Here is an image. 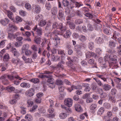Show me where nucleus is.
<instances>
[{
	"label": "nucleus",
	"mask_w": 121,
	"mask_h": 121,
	"mask_svg": "<svg viewBox=\"0 0 121 121\" xmlns=\"http://www.w3.org/2000/svg\"><path fill=\"white\" fill-rule=\"evenodd\" d=\"M89 48L90 50H92L94 47V43L92 42H90L89 43Z\"/></svg>",
	"instance_id": "nucleus-56"
},
{
	"label": "nucleus",
	"mask_w": 121,
	"mask_h": 121,
	"mask_svg": "<svg viewBox=\"0 0 121 121\" xmlns=\"http://www.w3.org/2000/svg\"><path fill=\"white\" fill-rule=\"evenodd\" d=\"M78 88L77 86L75 85H72L71 86V88H68L67 89L70 92H71L74 89H77Z\"/></svg>",
	"instance_id": "nucleus-51"
},
{
	"label": "nucleus",
	"mask_w": 121,
	"mask_h": 121,
	"mask_svg": "<svg viewBox=\"0 0 121 121\" xmlns=\"http://www.w3.org/2000/svg\"><path fill=\"white\" fill-rule=\"evenodd\" d=\"M22 20L21 18L18 16H17L16 17V19L14 21L16 23H18L19 22H21L22 21Z\"/></svg>",
	"instance_id": "nucleus-40"
},
{
	"label": "nucleus",
	"mask_w": 121,
	"mask_h": 121,
	"mask_svg": "<svg viewBox=\"0 0 121 121\" xmlns=\"http://www.w3.org/2000/svg\"><path fill=\"white\" fill-rule=\"evenodd\" d=\"M104 61L105 62H109V61L110 60V55L106 54L104 57Z\"/></svg>",
	"instance_id": "nucleus-49"
},
{
	"label": "nucleus",
	"mask_w": 121,
	"mask_h": 121,
	"mask_svg": "<svg viewBox=\"0 0 121 121\" xmlns=\"http://www.w3.org/2000/svg\"><path fill=\"white\" fill-rule=\"evenodd\" d=\"M94 79L95 81L97 84L99 86H103V84L98 79L95 78Z\"/></svg>",
	"instance_id": "nucleus-42"
},
{
	"label": "nucleus",
	"mask_w": 121,
	"mask_h": 121,
	"mask_svg": "<svg viewBox=\"0 0 121 121\" xmlns=\"http://www.w3.org/2000/svg\"><path fill=\"white\" fill-rule=\"evenodd\" d=\"M113 34L111 38L114 39L115 40L117 38V37H119L120 35V34L118 32L113 30Z\"/></svg>",
	"instance_id": "nucleus-13"
},
{
	"label": "nucleus",
	"mask_w": 121,
	"mask_h": 121,
	"mask_svg": "<svg viewBox=\"0 0 121 121\" xmlns=\"http://www.w3.org/2000/svg\"><path fill=\"white\" fill-rule=\"evenodd\" d=\"M117 48L118 49L117 52L118 55L121 56V45H120L119 47H117Z\"/></svg>",
	"instance_id": "nucleus-60"
},
{
	"label": "nucleus",
	"mask_w": 121,
	"mask_h": 121,
	"mask_svg": "<svg viewBox=\"0 0 121 121\" xmlns=\"http://www.w3.org/2000/svg\"><path fill=\"white\" fill-rule=\"evenodd\" d=\"M75 109L78 112H80L82 111L81 106L78 104H75L74 105Z\"/></svg>",
	"instance_id": "nucleus-15"
},
{
	"label": "nucleus",
	"mask_w": 121,
	"mask_h": 121,
	"mask_svg": "<svg viewBox=\"0 0 121 121\" xmlns=\"http://www.w3.org/2000/svg\"><path fill=\"white\" fill-rule=\"evenodd\" d=\"M95 41L98 44L102 43L103 42V39L100 37L97 38L95 39Z\"/></svg>",
	"instance_id": "nucleus-30"
},
{
	"label": "nucleus",
	"mask_w": 121,
	"mask_h": 121,
	"mask_svg": "<svg viewBox=\"0 0 121 121\" xmlns=\"http://www.w3.org/2000/svg\"><path fill=\"white\" fill-rule=\"evenodd\" d=\"M45 6L46 9L48 10H49L51 7V5L49 2L47 1L45 4Z\"/></svg>",
	"instance_id": "nucleus-35"
},
{
	"label": "nucleus",
	"mask_w": 121,
	"mask_h": 121,
	"mask_svg": "<svg viewBox=\"0 0 121 121\" xmlns=\"http://www.w3.org/2000/svg\"><path fill=\"white\" fill-rule=\"evenodd\" d=\"M9 22V19L6 18H5L3 20H1L0 21V23L4 26H5L8 24Z\"/></svg>",
	"instance_id": "nucleus-21"
},
{
	"label": "nucleus",
	"mask_w": 121,
	"mask_h": 121,
	"mask_svg": "<svg viewBox=\"0 0 121 121\" xmlns=\"http://www.w3.org/2000/svg\"><path fill=\"white\" fill-rule=\"evenodd\" d=\"M9 59V55L7 53H6L4 56L3 60L4 62L8 61Z\"/></svg>",
	"instance_id": "nucleus-34"
},
{
	"label": "nucleus",
	"mask_w": 121,
	"mask_h": 121,
	"mask_svg": "<svg viewBox=\"0 0 121 121\" xmlns=\"http://www.w3.org/2000/svg\"><path fill=\"white\" fill-rule=\"evenodd\" d=\"M71 34V32L69 30H67L66 31L65 34L63 35V36L65 38H69Z\"/></svg>",
	"instance_id": "nucleus-24"
},
{
	"label": "nucleus",
	"mask_w": 121,
	"mask_h": 121,
	"mask_svg": "<svg viewBox=\"0 0 121 121\" xmlns=\"http://www.w3.org/2000/svg\"><path fill=\"white\" fill-rule=\"evenodd\" d=\"M103 106L104 108L106 109H109L111 107L110 104L107 102H105L104 103Z\"/></svg>",
	"instance_id": "nucleus-20"
},
{
	"label": "nucleus",
	"mask_w": 121,
	"mask_h": 121,
	"mask_svg": "<svg viewBox=\"0 0 121 121\" xmlns=\"http://www.w3.org/2000/svg\"><path fill=\"white\" fill-rule=\"evenodd\" d=\"M71 61H69L70 62V65H71L72 64V62H73L77 61L78 60V59L76 56H73L71 58Z\"/></svg>",
	"instance_id": "nucleus-38"
},
{
	"label": "nucleus",
	"mask_w": 121,
	"mask_h": 121,
	"mask_svg": "<svg viewBox=\"0 0 121 121\" xmlns=\"http://www.w3.org/2000/svg\"><path fill=\"white\" fill-rule=\"evenodd\" d=\"M29 45L28 44H25L23 45L22 48V50L23 51H25L29 48Z\"/></svg>",
	"instance_id": "nucleus-39"
},
{
	"label": "nucleus",
	"mask_w": 121,
	"mask_h": 121,
	"mask_svg": "<svg viewBox=\"0 0 121 121\" xmlns=\"http://www.w3.org/2000/svg\"><path fill=\"white\" fill-rule=\"evenodd\" d=\"M44 41L45 42L46 44H47L48 45V46L47 48V50L49 51H51V48H50V46L51 44L50 43V41L49 40H48L45 39H44Z\"/></svg>",
	"instance_id": "nucleus-18"
},
{
	"label": "nucleus",
	"mask_w": 121,
	"mask_h": 121,
	"mask_svg": "<svg viewBox=\"0 0 121 121\" xmlns=\"http://www.w3.org/2000/svg\"><path fill=\"white\" fill-rule=\"evenodd\" d=\"M116 43L113 41L110 40L108 42V46L111 48L115 47Z\"/></svg>",
	"instance_id": "nucleus-22"
},
{
	"label": "nucleus",
	"mask_w": 121,
	"mask_h": 121,
	"mask_svg": "<svg viewBox=\"0 0 121 121\" xmlns=\"http://www.w3.org/2000/svg\"><path fill=\"white\" fill-rule=\"evenodd\" d=\"M51 76L50 78H48V82L50 84H54V83L53 81L54 79L51 78Z\"/></svg>",
	"instance_id": "nucleus-55"
},
{
	"label": "nucleus",
	"mask_w": 121,
	"mask_h": 121,
	"mask_svg": "<svg viewBox=\"0 0 121 121\" xmlns=\"http://www.w3.org/2000/svg\"><path fill=\"white\" fill-rule=\"evenodd\" d=\"M52 26V29L56 27L57 29H59L63 32L66 30V26H63L62 23H60L58 24L57 22H54L53 23Z\"/></svg>",
	"instance_id": "nucleus-2"
},
{
	"label": "nucleus",
	"mask_w": 121,
	"mask_h": 121,
	"mask_svg": "<svg viewBox=\"0 0 121 121\" xmlns=\"http://www.w3.org/2000/svg\"><path fill=\"white\" fill-rule=\"evenodd\" d=\"M104 107H101L98 110V113L99 114H101L104 112Z\"/></svg>",
	"instance_id": "nucleus-44"
},
{
	"label": "nucleus",
	"mask_w": 121,
	"mask_h": 121,
	"mask_svg": "<svg viewBox=\"0 0 121 121\" xmlns=\"http://www.w3.org/2000/svg\"><path fill=\"white\" fill-rule=\"evenodd\" d=\"M9 27L11 28L13 30H17V27L11 23H10L9 24Z\"/></svg>",
	"instance_id": "nucleus-48"
},
{
	"label": "nucleus",
	"mask_w": 121,
	"mask_h": 121,
	"mask_svg": "<svg viewBox=\"0 0 121 121\" xmlns=\"http://www.w3.org/2000/svg\"><path fill=\"white\" fill-rule=\"evenodd\" d=\"M30 81L34 83H39V80L38 78H34L30 80Z\"/></svg>",
	"instance_id": "nucleus-41"
},
{
	"label": "nucleus",
	"mask_w": 121,
	"mask_h": 121,
	"mask_svg": "<svg viewBox=\"0 0 121 121\" xmlns=\"http://www.w3.org/2000/svg\"><path fill=\"white\" fill-rule=\"evenodd\" d=\"M12 62L16 65H17L21 62L20 60L19 59H16L13 58L12 60Z\"/></svg>",
	"instance_id": "nucleus-23"
},
{
	"label": "nucleus",
	"mask_w": 121,
	"mask_h": 121,
	"mask_svg": "<svg viewBox=\"0 0 121 121\" xmlns=\"http://www.w3.org/2000/svg\"><path fill=\"white\" fill-rule=\"evenodd\" d=\"M102 86L103 89L105 91L109 90L111 88V86L108 84H105Z\"/></svg>",
	"instance_id": "nucleus-14"
},
{
	"label": "nucleus",
	"mask_w": 121,
	"mask_h": 121,
	"mask_svg": "<svg viewBox=\"0 0 121 121\" xmlns=\"http://www.w3.org/2000/svg\"><path fill=\"white\" fill-rule=\"evenodd\" d=\"M63 5L64 7H67L69 5V2L67 0H63L62 1Z\"/></svg>",
	"instance_id": "nucleus-47"
},
{
	"label": "nucleus",
	"mask_w": 121,
	"mask_h": 121,
	"mask_svg": "<svg viewBox=\"0 0 121 121\" xmlns=\"http://www.w3.org/2000/svg\"><path fill=\"white\" fill-rule=\"evenodd\" d=\"M6 90L9 92H13L15 90V88L13 86L8 87L7 88Z\"/></svg>",
	"instance_id": "nucleus-43"
},
{
	"label": "nucleus",
	"mask_w": 121,
	"mask_h": 121,
	"mask_svg": "<svg viewBox=\"0 0 121 121\" xmlns=\"http://www.w3.org/2000/svg\"><path fill=\"white\" fill-rule=\"evenodd\" d=\"M98 78H100L102 79L104 82H106L107 81L106 78L103 77V75H97Z\"/></svg>",
	"instance_id": "nucleus-58"
},
{
	"label": "nucleus",
	"mask_w": 121,
	"mask_h": 121,
	"mask_svg": "<svg viewBox=\"0 0 121 121\" xmlns=\"http://www.w3.org/2000/svg\"><path fill=\"white\" fill-rule=\"evenodd\" d=\"M52 73V72H50L49 71H45V73L47 74H40L39 75L38 77L42 78H44L46 77V78H48L51 77V75L48 74Z\"/></svg>",
	"instance_id": "nucleus-6"
},
{
	"label": "nucleus",
	"mask_w": 121,
	"mask_h": 121,
	"mask_svg": "<svg viewBox=\"0 0 121 121\" xmlns=\"http://www.w3.org/2000/svg\"><path fill=\"white\" fill-rule=\"evenodd\" d=\"M97 104H92L90 107V108L91 110H92V112L94 113L95 112V110L97 108Z\"/></svg>",
	"instance_id": "nucleus-28"
},
{
	"label": "nucleus",
	"mask_w": 121,
	"mask_h": 121,
	"mask_svg": "<svg viewBox=\"0 0 121 121\" xmlns=\"http://www.w3.org/2000/svg\"><path fill=\"white\" fill-rule=\"evenodd\" d=\"M41 37L35 36V38L34 39V41L35 43L39 44H40V42L41 40Z\"/></svg>",
	"instance_id": "nucleus-26"
},
{
	"label": "nucleus",
	"mask_w": 121,
	"mask_h": 121,
	"mask_svg": "<svg viewBox=\"0 0 121 121\" xmlns=\"http://www.w3.org/2000/svg\"><path fill=\"white\" fill-rule=\"evenodd\" d=\"M39 112L41 114H44L46 112V110L44 109V108L40 107L38 109Z\"/></svg>",
	"instance_id": "nucleus-45"
},
{
	"label": "nucleus",
	"mask_w": 121,
	"mask_h": 121,
	"mask_svg": "<svg viewBox=\"0 0 121 121\" xmlns=\"http://www.w3.org/2000/svg\"><path fill=\"white\" fill-rule=\"evenodd\" d=\"M17 36V33L13 34V33H9L8 37L9 39H14Z\"/></svg>",
	"instance_id": "nucleus-25"
},
{
	"label": "nucleus",
	"mask_w": 121,
	"mask_h": 121,
	"mask_svg": "<svg viewBox=\"0 0 121 121\" xmlns=\"http://www.w3.org/2000/svg\"><path fill=\"white\" fill-rule=\"evenodd\" d=\"M25 7L28 10H29L31 9V5L29 3H26L25 4Z\"/></svg>",
	"instance_id": "nucleus-54"
},
{
	"label": "nucleus",
	"mask_w": 121,
	"mask_h": 121,
	"mask_svg": "<svg viewBox=\"0 0 121 121\" xmlns=\"http://www.w3.org/2000/svg\"><path fill=\"white\" fill-rule=\"evenodd\" d=\"M110 60L112 61L117 60V56L116 55L113 54L110 55Z\"/></svg>",
	"instance_id": "nucleus-33"
},
{
	"label": "nucleus",
	"mask_w": 121,
	"mask_h": 121,
	"mask_svg": "<svg viewBox=\"0 0 121 121\" xmlns=\"http://www.w3.org/2000/svg\"><path fill=\"white\" fill-rule=\"evenodd\" d=\"M22 41H17L15 43V45L17 47H18L22 46Z\"/></svg>",
	"instance_id": "nucleus-62"
},
{
	"label": "nucleus",
	"mask_w": 121,
	"mask_h": 121,
	"mask_svg": "<svg viewBox=\"0 0 121 121\" xmlns=\"http://www.w3.org/2000/svg\"><path fill=\"white\" fill-rule=\"evenodd\" d=\"M35 90L33 88H31L25 93V95L27 96L31 97L35 94Z\"/></svg>",
	"instance_id": "nucleus-5"
},
{
	"label": "nucleus",
	"mask_w": 121,
	"mask_h": 121,
	"mask_svg": "<svg viewBox=\"0 0 121 121\" xmlns=\"http://www.w3.org/2000/svg\"><path fill=\"white\" fill-rule=\"evenodd\" d=\"M64 56H61V60L60 62H59L57 65L56 66L57 68H60L62 69H63L64 68V67L63 65L64 64L65 62L63 61L64 59Z\"/></svg>",
	"instance_id": "nucleus-9"
},
{
	"label": "nucleus",
	"mask_w": 121,
	"mask_h": 121,
	"mask_svg": "<svg viewBox=\"0 0 121 121\" xmlns=\"http://www.w3.org/2000/svg\"><path fill=\"white\" fill-rule=\"evenodd\" d=\"M33 11L35 13H39L41 10V8L39 5L38 4L35 5L33 9Z\"/></svg>",
	"instance_id": "nucleus-11"
},
{
	"label": "nucleus",
	"mask_w": 121,
	"mask_h": 121,
	"mask_svg": "<svg viewBox=\"0 0 121 121\" xmlns=\"http://www.w3.org/2000/svg\"><path fill=\"white\" fill-rule=\"evenodd\" d=\"M86 45L84 43H80L78 45H77L75 46V49L81 50L85 49Z\"/></svg>",
	"instance_id": "nucleus-7"
},
{
	"label": "nucleus",
	"mask_w": 121,
	"mask_h": 121,
	"mask_svg": "<svg viewBox=\"0 0 121 121\" xmlns=\"http://www.w3.org/2000/svg\"><path fill=\"white\" fill-rule=\"evenodd\" d=\"M56 83L57 85H63V82L60 79H57L56 81Z\"/></svg>",
	"instance_id": "nucleus-59"
},
{
	"label": "nucleus",
	"mask_w": 121,
	"mask_h": 121,
	"mask_svg": "<svg viewBox=\"0 0 121 121\" xmlns=\"http://www.w3.org/2000/svg\"><path fill=\"white\" fill-rule=\"evenodd\" d=\"M67 117L66 114L65 113H60L59 115V117L60 118L62 119H64Z\"/></svg>",
	"instance_id": "nucleus-46"
},
{
	"label": "nucleus",
	"mask_w": 121,
	"mask_h": 121,
	"mask_svg": "<svg viewBox=\"0 0 121 121\" xmlns=\"http://www.w3.org/2000/svg\"><path fill=\"white\" fill-rule=\"evenodd\" d=\"M31 49L34 51H36L38 50V48L35 45H33L31 47Z\"/></svg>",
	"instance_id": "nucleus-63"
},
{
	"label": "nucleus",
	"mask_w": 121,
	"mask_h": 121,
	"mask_svg": "<svg viewBox=\"0 0 121 121\" xmlns=\"http://www.w3.org/2000/svg\"><path fill=\"white\" fill-rule=\"evenodd\" d=\"M91 88L92 90L95 92H97L98 91V88L97 85L95 83L92 84Z\"/></svg>",
	"instance_id": "nucleus-17"
},
{
	"label": "nucleus",
	"mask_w": 121,
	"mask_h": 121,
	"mask_svg": "<svg viewBox=\"0 0 121 121\" xmlns=\"http://www.w3.org/2000/svg\"><path fill=\"white\" fill-rule=\"evenodd\" d=\"M61 36L60 35H55L54 36L53 39L54 42H56V45L60 44V36Z\"/></svg>",
	"instance_id": "nucleus-8"
},
{
	"label": "nucleus",
	"mask_w": 121,
	"mask_h": 121,
	"mask_svg": "<svg viewBox=\"0 0 121 121\" xmlns=\"http://www.w3.org/2000/svg\"><path fill=\"white\" fill-rule=\"evenodd\" d=\"M7 41L6 40L1 41L0 42V48L3 47L5 45V43Z\"/></svg>",
	"instance_id": "nucleus-53"
},
{
	"label": "nucleus",
	"mask_w": 121,
	"mask_h": 121,
	"mask_svg": "<svg viewBox=\"0 0 121 121\" xmlns=\"http://www.w3.org/2000/svg\"><path fill=\"white\" fill-rule=\"evenodd\" d=\"M55 114L54 113H51L47 115V117L49 118H52L55 117Z\"/></svg>",
	"instance_id": "nucleus-50"
},
{
	"label": "nucleus",
	"mask_w": 121,
	"mask_h": 121,
	"mask_svg": "<svg viewBox=\"0 0 121 121\" xmlns=\"http://www.w3.org/2000/svg\"><path fill=\"white\" fill-rule=\"evenodd\" d=\"M117 92V90L115 88H113L111 90V93L112 95H115L116 94Z\"/></svg>",
	"instance_id": "nucleus-52"
},
{
	"label": "nucleus",
	"mask_w": 121,
	"mask_h": 121,
	"mask_svg": "<svg viewBox=\"0 0 121 121\" xmlns=\"http://www.w3.org/2000/svg\"><path fill=\"white\" fill-rule=\"evenodd\" d=\"M38 107L37 105H34L32 108L30 109V111L32 112H33L35 111Z\"/></svg>",
	"instance_id": "nucleus-61"
},
{
	"label": "nucleus",
	"mask_w": 121,
	"mask_h": 121,
	"mask_svg": "<svg viewBox=\"0 0 121 121\" xmlns=\"http://www.w3.org/2000/svg\"><path fill=\"white\" fill-rule=\"evenodd\" d=\"M83 22L82 20V19H77L75 21V23L77 24H79L82 23Z\"/></svg>",
	"instance_id": "nucleus-64"
},
{
	"label": "nucleus",
	"mask_w": 121,
	"mask_h": 121,
	"mask_svg": "<svg viewBox=\"0 0 121 121\" xmlns=\"http://www.w3.org/2000/svg\"><path fill=\"white\" fill-rule=\"evenodd\" d=\"M33 30L35 32L36 36H38L41 37L42 35L43 31L42 29L38 27L37 25H36L33 28Z\"/></svg>",
	"instance_id": "nucleus-3"
},
{
	"label": "nucleus",
	"mask_w": 121,
	"mask_h": 121,
	"mask_svg": "<svg viewBox=\"0 0 121 121\" xmlns=\"http://www.w3.org/2000/svg\"><path fill=\"white\" fill-rule=\"evenodd\" d=\"M11 52L13 54L14 56L17 57L20 55V53L18 52L16 49L14 48H12Z\"/></svg>",
	"instance_id": "nucleus-16"
},
{
	"label": "nucleus",
	"mask_w": 121,
	"mask_h": 121,
	"mask_svg": "<svg viewBox=\"0 0 121 121\" xmlns=\"http://www.w3.org/2000/svg\"><path fill=\"white\" fill-rule=\"evenodd\" d=\"M30 84L25 82L22 83L20 84V86L21 87L27 88H29L30 87Z\"/></svg>",
	"instance_id": "nucleus-27"
},
{
	"label": "nucleus",
	"mask_w": 121,
	"mask_h": 121,
	"mask_svg": "<svg viewBox=\"0 0 121 121\" xmlns=\"http://www.w3.org/2000/svg\"><path fill=\"white\" fill-rule=\"evenodd\" d=\"M46 23L47 22L46 20H42L39 22L38 24L39 26L43 27L45 25Z\"/></svg>",
	"instance_id": "nucleus-31"
},
{
	"label": "nucleus",
	"mask_w": 121,
	"mask_h": 121,
	"mask_svg": "<svg viewBox=\"0 0 121 121\" xmlns=\"http://www.w3.org/2000/svg\"><path fill=\"white\" fill-rule=\"evenodd\" d=\"M64 104L65 105H66L69 107H70L72 105L73 100L71 99L68 98L65 100Z\"/></svg>",
	"instance_id": "nucleus-4"
},
{
	"label": "nucleus",
	"mask_w": 121,
	"mask_h": 121,
	"mask_svg": "<svg viewBox=\"0 0 121 121\" xmlns=\"http://www.w3.org/2000/svg\"><path fill=\"white\" fill-rule=\"evenodd\" d=\"M100 90L102 92L101 93H100V96L101 98H104L106 97L107 95V94L105 93H104L102 89H101Z\"/></svg>",
	"instance_id": "nucleus-32"
},
{
	"label": "nucleus",
	"mask_w": 121,
	"mask_h": 121,
	"mask_svg": "<svg viewBox=\"0 0 121 121\" xmlns=\"http://www.w3.org/2000/svg\"><path fill=\"white\" fill-rule=\"evenodd\" d=\"M108 100L112 104H115L116 101V99L114 96L110 95L109 96Z\"/></svg>",
	"instance_id": "nucleus-19"
},
{
	"label": "nucleus",
	"mask_w": 121,
	"mask_h": 121,
	"mask_svg": "<svg viewBox=\"0 0 121 121\" xmlns=\"http://www.w3.org/2000/svg\"><path fill=\"white\" fill-rule=\"evenodd\" d=\"M51 22H48L46 26L45 27V30L47 32H51L52 30V29H51Z\"/></svg>",
	"instance_id": "nucleus-10"
},
{
	"label": "nucleus",
	"mask_w": 121,
	"mask_h": 121,
	"mask_svg": "<svg viewBox=\"0 0 121 121\" xmlns=\"http://www.w3.org/2000/svg\"><path fill=\"white\" fill-rule=\"evenodd\" d=\"M76 50L77 51L76 54L77 56H78L79 57L82 56V53L80 50H79V49L77 50V49Z\"/></svg>",
	"instance_id": "nucleus-57"
},
{
	"label": "nucleus",
	"mask_w": 121,
	"mask_h": 121,
	"mask_svg": "<svg viewBox=\"0 0 121 121\" xmlns=\"http://www.w3.org/2000/svg\"><path fill=\"white\" fill-rule=\"evenodd\" d=\"M7 78L11 81L14 80V81H13V82L14 84L15 85H18L19 84V82L15 80V79L21 80L23 78H21L18 75L15 76L7 75L6 74H4L0 77V79L1 81V82L4 85H7L9 84L8 81L7 79Z\"/></svg>",
	"instance_id": "nucleus-1"
},
{
	"label": "nucleus",
	"mask_w": 121,
	"mask_h": 121,
	"mask_svg": "<svg viewBox=\"0 0 121 121\" xmlns=\"http://www.w3.org/2000/svg\"><path fill=\"white\" fill-rule=\"evenodd\" d=\"M104 32L105 34L108 35H111V31L109 29L106 28L104 29Z\"/></svg>",
	"instance_id": "nucleus-36"
},
{
	"label": "nucleus",
	"mask_w": 121,
	"mask_h": 121,
	"mask_svg": "<svg viewBox=\"0 0 121 121\" xmlns=\"http://www.w3.org/2000/svg\"><path fill=\"white\" fill-rule=\"evenodd\" d=\"M58 9L56 7H53L51 10V12L53 15H55L57 13Z\"/></svg>",
	"instance_id": "nucleus-29"
},
{
	"label": "nucleus",
	"mask_w": 121,
	"mask_h": 121,
	"mask_svg": "<svg viewBox=\"0 0 121 121\" xmlns=\"http://www.w3.org/2000/svg\"><path fill=\"white\" fill-rule=\"evenodd\" d=\"M57 17L59 19H61L64 18V13L62 10L60 9L59 10Z\"/></svg>",
	"instance_id": "nucleus-12"
},
{
	"label": "nucleus",
	"mask_w": 121,
	"mask_h": 121,
	"mask_svg": "<svg viewBox=\"0 0 121 121\" xmlns=\"http://www.w3.org/2000/svg\"><path fill=\"white\" fill-rule=\"evenodd\" d=\"M7 15L12 20H13V18L12 17L13 16V13L9 10L7 11Z\"/></svg>",
	"instance_id": "nucleus-37"
}]
</instances>
